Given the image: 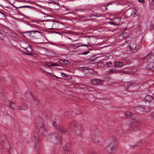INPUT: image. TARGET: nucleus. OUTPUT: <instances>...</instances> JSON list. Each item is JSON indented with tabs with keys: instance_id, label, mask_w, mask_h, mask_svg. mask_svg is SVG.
<instances>
[{
	"instance_id": "60",
	"label": "nucleus",
	"mask_w": 154,
	"mask_h": 154,
	"mask_svg": "<svg viewBox=\"0 0 154 154\" xmlns=\"http://www.w3.org/2000/svg\"><path fill=\"white\" fill-rule=\"evenodd\" d=\"M53 75V76H54V77H56V78H58V77H57V76H55L54 75Z\"/></svg>"
},
{
	"instance_id": "40",
	"label": "nucleus",
	"mask_w": 154,
	"mask_h": 154,
	"mask_svg": "<svg viewBox=\"0 0 154 154\" xmlns=\"http://www.w3.org/2000/svg\"><path fill=\"white\" fill-rule=\"evenodd\" d=\"M106 65L107 67H111L112 66V63L110 62H108V63H106Z\"/></svg>"
},
{
	"instance_id": "42",
	"label": "nucleus",
	"mask_w": 154,
	"mask_h": 154,
	"mask_svg": "<svg viewBox=\"0 0 154 154\" xmlns=\"http://www.w3.org/2000/svg\"><path fill=\"white\" fill-rule=\"evenodd\" d=\"M81 113V112L79 113H74V112H72V117H74L75 116V115H76L77 114H80Z\"/></svg>"
},
{
	"instance_id": "30",
	"label": "nucleus",
	"mask_w": 154,
	"mask_h": 154,
	"mask_svg": "<svg viewBox=\"0 0 154 154\" xmlns=\"http://www.w3.org/2000/svg\"><path fill=\"white\" fill-rule=\"evenodd\" d=\"M134 85V83H129L127 85V86H126L125 89L126 90H127L128 88L129 87L133 85Z\"/></svg>"
},
{
	"instance_id": "12",
	"label": "nucleus",
	"mask_w": 154,
	"mask_h": 154,
	"mask_svg": "<svg viewBox=\"0 0 154 154\" xmlns=\"http://www.w3.org/2000/svg\"><path fill=\"white\" fill-rule=\"evenodd\" d=\"M27 108V105L24 103H21L18 106L17 109H22L25 110Z\"/></svg>"
},
{
	"instance_id": "18",
	"label": "nucleus",
	"mask_w": 154,
	"mask_h": 154,
	"mask_svg": "<svg viewBox=\"0 0 154 154\" xmlns=\"http://www.w3.org/2000/svg\"><path fill=\"white\" fill-rule=\"evenodd\" d=\"M153 99V97L150 95H147L144 98V100L148 102L151 101Z\"/></svg>"
},
{
	"instance_id": "25",
	"label": "nucleus",
	"mask_w": 154,
	"mask_h": 154,
	"mask_svg": "<svg viewBox=\"0 0 154 154\" xmlns=\"http://www.w3.org/2000/svg\"><path fill=\"white\" fill-rule=\"evenodd\" d=\"M11 5H12L13 7L16 9H17V8H32L33 7L31 6H29L28 5H25V6H21L20 7H17L16 6H15L13 4L10 3Z\"/></svg>"
},
{
	"instance_id": "4",
	"label": "nucleus",
	"mask_w": 154,
	"mask_h": 154,
	"mask_svg": "<svg viewBox=\"0 0 154 154\" xmlns=\"http://www.w3.org/2000/svg\"><path fill=\"white\" fill-rule=\"evenodd\" d=\"M140 123V121L136 120L135 119H133L131 121L128 125L130 128V130L128 131V132L133 131H136L137 130H140V128L138 127V125Z\"/></svg>"
},
{
	"instance_id": "53",
	"label": "nucleus",
	"mask_w": 154,
	"mask_h": 154,
	"mask_svg": "<svg viewBox=\"0 0 154 154\" xmlns=\"http://www.w3.org/2000/svg\"><path fill=\"white\" fill-rule=\"evenodd\" d=\"M26 27H28V28H30L31 27V26L29 25L28 23L26 24Z\"/></svg>"
},
{
	"instance_id": "38",
	"label": "nucleus",
	"mask_w": 154,
	"mask_h": 154,
	"mask_svg": "<svg viewBox=\"0 0 154 154\" xmlns=\"http://www.w3.org/2000/svg\"><path fill=\"white\" fill-rule=\"evenodd\" d=\"M144 106H140L138 107V109L140 111H142L143 112V109Z\"/></svg>"
},
{
	"instance_id": "6",
	"label": "nucleus",
	"mask_w": 154,
	"mask_h": 154,
	"mask_svg": "<svg viewBox=\"0 0 154 154\" xmlns=\"http://www.w3.org/2000/svg\"><path fill=\"white\" fill-rule=\"evenodd\" d=\"M38 129L39 132L42 135L44 136H46L47 135V133L43 124L39 123Z\"/></svg>"
},
{
	"instance_id": "45",
	"label": "nucleus",
	"mask_w": 154,
	"mask_h": 154,
	"mask_svg": "<svg viewBox=\"0 0 154 154\" xmlns=\"http://www.w3.org/2000/svg\"><path fill=\"white\" fill-rule=\"evenodd\" d=\"M88 154H98V153L94 152H90L88 153Z\"/></svg>"
},
{
	"instance_id": "47",
	"label": "nucleus",
	"mask_w": 154,
	"mask_h": 154,
	"mask_svg": "<svg viewBox=\"0 0 154 154\" xmlns=\"http://www.w3.org/2000/svg\"><path fill=\"white\" fill-rule=\"evenodd\" d=\"M94 16H96V17H99L101 16L100 14H95L94 15Z\"/></svg>"
},
{
	"instance_id": "33",
	"label": "nucleus",
	"mask_w": 154,
	"mask_h": 154,
	"mask_svg": "<svg viewBox=\"0 0 154 154\" xmlns=\"http://www.w3.org/2000/svg\"><path fill=\"white\" fill-rule=\"evenodd\" d=\"M84 11L85 12L87 13H91L92 12V10L89 9H85Z\"/></svg>"
},
{
	"instance_id": "13",
	"label": "nucleus",
	"mask_w": 154,
	"mask_h": 154,
	"mask_svg": "<svg viewBox=\"0 0 154 154\" xmlns=\"http://www.w3.org/2000/svg\"><path fill=\"white\" fill-rule=\"evenodd\" d=\"M51 66H59L60 65L57 63H52L51 64L50 63H46L45 64L44 66L46 68H48L51 69Z\"/></svg>"
},
{
	"instance_id": "56",
	"label": "nucleus",
	"mask_w": 154,
	"mask_h": 154,
	"mask_svg": "<svg viewBox=\"0 0 154 154\" xmlns=\"http://www.w3.org/2000/svg\"><path fill=\"white\" fill-rule=\"evenodd\" d=\"M52 154H57L56 152L53 151L52 152Z\"/></svg>"
},
{
	"instance_id": "39",
	"label": "nucleus",
	"mask_w": 154,
	"mask_h": 154,
	"mask_svg": "<svg viewBox=\"0 0 154 154\" xmlns=\"http://www.w3.org/2000/svg\"><path fill=\"white\" fill-rule=\"evenodd\" d=\"M108 23H109L111 24H112L114 26L118 25V24L116 23L113 22H108Z\"/></svg>"
},
{
	"instance_id": "46",
	"label": "nucleus",
	"mask_w": 154,
	"mask_h": 154,
	"mask_svg": "<svg viewBox=\"0 0 154 154\" xmlns=\"http://www.w3.org/2000/svg\"><path fill=\"white\" fill-rule=\"evenodd\" d=\"M43 71L45 73H47L48 74H50V75H52V73H51V72H48L47 71H46L45 70H43Z\"/></svg>"
},
{
	"instance_id": "22",
	"label": "nucleus",
	"mask_w": 154,
	"mask_h": 154,
	"mask_svg": "<svg viewBox=\"0 0 154 154\" xmlns=\"http://www.w3.org/2000/svg\"><path fill=\"white\" fill-rule=\"evenodd\" d=\"M148 67L149 69L151 70H154V62H151L149 63Z\"/></svg>"
},
{
	"instance_id": "17",
	"label": "nucleus",
	"mask_w": 154,
	"mask_h": 154,
	"mask_svg": "<svg viewBox=\"0 0 154 154\" xmlns=\"http://www.w3.org/2000/svg\"><path fill=\"white\" fill-rule=\"evenodd\" d=\"M125 115L127 118H133V114L129 112H126L124 113Z\"/></svg>"
},
{
	"instance_id": "28",
	"label": "nucleus",
	"mask_w": 154,
	"mask_h": 154,
	"mask_svg": "<svg viewBox=\"0 0 154 154\" xmlns=\"http://www.w3.org/2000/svg\"><path fill=\"white\" fill-rule=\"evenodd\" d=\"M63 151H64L65 153H66V152H67V154H68V151L69 150V149H67V146L66 145H65L63 147Z\"/></svg>"
},
{
	"instance_id": "5",
	"label": "nucleus",
	"mask_w": 154,
	"mask_h": 154,
	"mask_svg": "<svg viewBox=\"0 0 154 154\" xmlns=\"http://www.w3.org/2000/svg\"><path fill=\"white\" fill-rule=\"evenodd\" d=\"M28 33L29 34L28 35L32 36L34 37H35L37 39L39 38L40 36H42V33L36 30H32L29 31H27L24 32L23 33V36L24 37H25L26 36L24 34Z\"/></svg>"
},
{
	"instance_id": "3",
	"label": "nucleus",
	"mask_w": 154,
	"mask_h": 154,
	"mask_svg": "<svg viewBox=\"0 0 154 154\" xmlns=\"http://www.w3.org/2000/svg\"><path fill=\"white\" fill-rule=\"evenodd\" d=\"M118 144V143L116 138L114 137H112L110 139L107 149L111 153L113 154L116 153L117 151Z\"/></svg>"
},
{
	"instance_id": "23",
	"label": "nucleus",
	"mask_w": 154,
	"mask_h": 154,
	"mask_svg": "<svg viewBox=\"0 0 154 154\" xmlns=\"http://www.w3.org/2000/svg\"><path fill=\"white\" fill-rule=\"evenodd\" d=\"M143 109V112H147L150 111V107L147 106H144Z\"/></svg>"
},
{
	"instance_id": "24",
	"label": "nucleus",
	"mask_w": 154,
	"mask_h": 154,
	"mask_svg": "<svg viewBox=\"0 0 154 154\" xmlns=\"http://www.w3.org/2000/svg\"><path fill=\"white\" fill-rule=\"evenodd\" d=\"M28 55L34 58H37L38 57V54L37 53H34L33 51L31 53H28Z\"/></svg>"
},
{
	"instance_id": "20",
	"label": "nucleus",
	"mask_w": 154,
	"mask_h": 154,
	"mask_svg": "<svg viewBox=\"0 0 154 154\" xmlns=\"http://www.w3.org/2000/svg\"><path fill=\"white\" fill-rule=\"evenodd\" d=\"M58 62L60 64H63L65 65H68L69 63V62L65 60H60L58 61Z\"/></svg>"
},
{
	"instance_id": "14",
	"label": "nucleus",
	"mask_w": 154,
	"mask_h": 154,
	"mask_svg": "<svg viewBox=\"0 0 154 154\" xmlns=\"http://www.w3.org/2000/svg\"><path fill=\"white\" fill-rule=\"evenodd\" d=\"M128 46L130 49L131 51L135 50L136 48V44L134 42L130 43L128 45Z\"/></svg>"
},
{
	"instance_id": "31",
	"label": "nucleus",
	"mask_w": 154,
	"mask_h": 154,
	"mask_svg": "<svg viewBox=\"0 0 154 154\" xmlns=\"http://www.w3.org/2000/svg\"><path fill=\"white\" fill-rule=\"evenodd\" d=\"M5 57L3 55H1L0 56V61L2 62L3 61H5Z\"/></svg>"
},
{
	"instance_id": "64",
	"label": "nucleus",
	"mask_w": 154,
	"mask_h": 154,
	"mask_svg": "<svg viewBox=\"0 0 154 154\" xmlns=\"http://www.w3.org/2000/svg\"><path fill=\"white\" fill-rule=\"evenodd\" d=\"M154 97V94H153V97Z\"/></svg>"
},
{
	"instance_id": "61",
	"label": "nucleus",
	"mask_w": 154,
	"mask_h": 154,
	"mask_svg": "<svg viewBox=\"0 0 154 154\" xmlns=\"http://www.w3.org/2000/svg\"><path fill=\"white\" fill-rule=\"evenodd\" d=\"M137 146V144H135V145L134 146H135V147H136V146Z\"/></svg>"
},
{
	"instance_id": "9",
	"label": "nucleus",
	"mask_w": 154,
	"mask_h": 154,
	"mask_svg": "<svg viewBox=\"0 0 154 154\" xmlns=\"http://www.w3.org/2000/svg\"><path fill=\"white\" fill-rule=\"evenodd\" d=\"M25 97H26L27 101L30 102L31 100H32L33 97H34L31 93L29 91H28L25 94Z\"/></svg>"
},
{
	"instance_id": "19",
	"label": "nucleus",
	"mask_w": 154,
	"mask_h": 154,
	"mask_svg": "<svg viewBox=\"0 0 154 154\" xmlns=\"http://www.w3.org/2000/svg\"><path fill=\"white\" fill-rule=\"evenodd\" d=\"M123 65L121 62H115L114 63V66L117 67H121Z\"/></svg>"
},
{
	"instance_id": "16",
	"label": "nucleus",
	"mask_w": 154,
	"mask_h": 154,
	"mask_svg": "<svg viewBox=\"0 0 154 154\" xmlns=\"http://www.w3.org/2000/svg\"><path fill=\"white\" fill-rule=\"evenodd\" d=\"M5 36V32L3 29L0 27V39H2Z\"/></svg>"
},
{
	"instance_id": "32",
	"label": "nucleus",
	"mask_w": 154,
	"mask_h": 154,
	"mask_svg": "<svg viewBox=\"0 0 154 154\" xmlns=\"http://www.w3.org/2000/svg\"><path fill=\"white\" fill-rule=\"evenodd\" d=\"M42 86V87H41V86H39V85H38V88L40 89L41 91H43L44 90V85L43 83H41L40 84Z\"/></svg>"
},
{
	"instance_id": "35",
	"label": "nucleus",
	"mask_w": 154,
	"mask_h": 154,
	"mask_svg": "<svg viewBox=\"0 0 154 154\" xmlns=\"http://www.w3.org/2000/svg\"><path fill=\"white\" fill-rule=\"evenodd\" d=\"M53 23V26H57L59 24L58 22H56V21H52Z\"/></svg>"
},
{
	"instance_id": "11",
	"label": "nucleus",
	"mask_w": 154,
	"mask_h": 154,
	"mask_svg": "<svg viewBox=\"0 0 154 154\" xmlns=\"http://www.w3.org/2000/svg\"><path fill=\"white\" fill-rule=\"evenodd\" d=\"M29 102L30 103L32 104V106H34L38 104L39 101L35 97H34L32 100H31Z\"/></svg>"
},
{
	"instance_id": "26",
	"label": "nucleus",
	"mask_w": 154,
	"mask_h": 154,
	"mask_svg": "<svg viewBox=\"0 0 154 154\" xmlns=\"http://www.w3.org/2000/svg\"><path fill=\"white\" fill-rule=\"evenodd\" d=\"M96 55H95L91 57L89 59V60L91 61H94L97 58V57Z\"/></svg>"
},
{
	"instance_id": "10",
	"label": "nucleus",
	"mask_w": 154,
	"mask_h": 154,
	"mask_svg": "<svg viewBox=\"0 0 154 154\" xmlns=\"http://www.w3.org/2000/svg\"><path fill=\"white\" fill-rule=\"evenodd\" d=\"M26 51H22V52L23 54H26L28 55V53H31L32 51V49L31 48V47L30 45H28V46L26 48H24Z\"/></svg>"
},
{
	"instance_id": "1",
	"label": "nucleus",
	"mask_w": 154,
	"mask_h": 154,
	"mask_svg": "<svg viewBox=\"0 0 154 154\" xmlns=\"http://www.w3.org/2000/svg\"><path fill=\"white\" fill-rule=\"evenodd\" d=\"M53 125L61 134L66 133L69 130H71L72 129L75 131L77 135H79L81 134L80 124L74 120L71 122L70 126L67 130H66L60 125H55L54 123L53 124Z\"/></svg>"
},
{
	"instance_id": "41",
	"label": "nucleus",
	"mask_w": 154,
	"mask_h": 154,
	"mask_svg": "<svg viewBox=\"0 0 154 154\" xmlns=\"http://www.w3.org/2000/svg\"><path fill=\"white\" fill-rule=\"evenodd\" d=\"M154 29V24H152L150 25L149 28L150 30H153Z\"/></svg>"
},
{
	"instance_id": "59",
	"label": "nucleus",
	"mask_w": 154,
	"mask_h": 154,
	"mask_svg": "<svg viewBox=\"0 0 154 154\" xmlns=\"http://www.w3.org/2000/svg\"><path fill=\"white\" fill-rule=\"evenodd\" d=\"M106 78H107V79H110V77H109V76H107L106 77Z\"/></svg>"
},
{
	"instance_id": "63",
	"label": "nucleus",
	"mask_w": 154,
	"mask_h": 154,
	"mask_svg": "<svg viewBox=\"0 0 154 154\" xmlns=\"http://www.w3.org/2000/svg\"><path fill=\"white\" fill-rule=\"evenodd\" d=\"M131 147H133V145H132L131 146Z\"/></svg>"
},
{
	"instance_id": "43",
	"label": "nucleus",
	"mask_w": 154,
	"mask_h": 154,
	"mask_svg": "<svg viewBox=\"0 0 154 154\" xmlns=\"http://www.w3.org/2000/svg\"><path fill=\"white\" fill-rule=\"evenodd\" d=\"M121 72L125 73V71H122L121 70H117V69H116V73H121Z\"/></svg>"
},
{
	"instance_id": "62",
	"label": "nucleus",
	"mask_w": 154,
	"mask_h": 154,
	"mask_svg": "<svg viewBox=\"0 0 154 154\" xmlns=\"http://www.w3.org/2000/svg\"><path fill=\"white\" fill-rule=\"evenodd\" d=\"M5 65H4V66H5L6 65V64H7V63H5Z\"/></svg>"
},
{
	"instance_id": "44",
	"label": "nucleus",
	"mask_w": 154,
	"mask_h": 154,
	"mask_svg": "<svg viewBox=\"0 0 154 154\" xmlns=\"http://www.w3.org/2000/svg\"><path fill=\"white\" fill-rule=\"evenodd\" d=\"M94 133L93 132V131L91 130V136L92 138H94L93 136L94 135Z\"/></svg>"
},
{
	"instance_id": "49",
	"label": "nucleus",
	"mask_w": 154,
	"mask_h": 154,
	"mask_svg": "<svg viewBox=\"0 0 154 154\" xmlns=\"http://www.w3.org/2000/svg\"><path fill=\"white\" fill-rule=\"evenodd\" d=\"M61 75L63 77H67L65 73H63V72H62L61 73Z\"/></svg>"
},
{
	"instance_id": "2",
	"label": "nucleus",
	"mask_w": 154,
	"mask_h": 154,
	"mask_svg": "<svg viewBox=\"0 0 154 154\" xmlns=\"http://www.w3.org/2000/svg\"><path fill=\"white\" fill-rule=\"evenodd\" d=\"M47 140L54 144H60L61 142V137L58 133L53 132L47 135Z\"/></svg>"
},
{
	"instance_id": "34",
	"label": "nucleus",
	"mask_w": 154,
	"mask_h": 154,
	"mask_svg": "<svg viewBox=\"0 0 154 154\" xmlns=\"http://www.w3.org/2000/svg\"><path fill=\"white\" fill-rule=\"evenodd\" d=\"M110 72L116 73V69H111L109 71V73Z\"/></svg>"
},
{
	"instance_id": "48",
	"label": "nucleus",
	"mask_w": 154,
	"mask_h": 154,
	"mask_svg": "<svg viewBox=\"0 0 154 154\" xmlns=\"http://www.w3.org/2000/svg\"><path fill=\"white\" fill-rule=\"evenodd\" d=\"M89 53V51L84 52L82 54L84 55H85Z\"/></svg>"
},
{
	"instance_id": "21",
	"label": "nucleus",
	"mask_w": 154,
	"mask_h": 154,
	"mask_svg": "<svg viewBox=\"0 0 154 154\" xmlns=\"http://www.w3.org/2000/svg\"><path fill=\"white\" fill-rule=\"evenodd\" d=\"M153 57V56L152 54H149L146 57H144L142 58V60H144L145 59H147V61L150 60L152 57ZM148 61H147L148 62Z\"/></svg>"
},
{
	"instance_id": "27",
	"label": "nucleus",
	"mask_w": 154,
	"mask_h": 154,
	"mask_svg": "<svg viewBox=\"0 0 154 154\" xmlns=\"http://www.w3.org/2000/svg\"><path fill=\"white\" fill-rule=\"evenodd\" d=\"M120 35L123 38H125L128 36V34L127 33L124 32L121 33L120 34Z\"/></svg>"
},
{
	"instance_id": "55",
	"label": "nucleus",
	"mask_w": 154,
	"mask_h": 154,
	"mask_svg": "<svg viewBox=\"0 0 154 154\" xmlns=\"http://www.w3.org/2000/svg\"><path fill=\"white\" fill-rule=\"evenodd\" d=\"M152 116L154 118V112L152 113Z\"/></svg>"
},
{
	"instance_id": "29",
	"label": "nucleus",
	"mask_w": 154,
	"mask_h": 154,
	"mask_svg": "<svg viewBox=\"0 0 154 154\" xmlns=\"http://www.w3.org/2000/svg\"><path fill=\"white\" fill-rule=\"evenodd\" d=\"M10 106L12 110H13V109H15V107L16 106L15 103L11 102L10 103Z\"/></svg>"
},
{
	"instance_id": "7",
	"label": "nucleus",
	"mask_w": 154,
	"mask_h": 154,
	"mask_svg": "<svg viewBox=\"0 0 154 154\" xmlns=\"http://www.w3.org/2000/svg\"><path fill=\"white\" fill-rule=\"evenodd\" d=\"M33 141L35 143V147L36 149H39L40 146L39 143V139L37 134H35L34 136L32 138Z\"/></svg>"
},
{
	"instance_id": "15",
	"label": "nucleus",
	"mask_w": 154,
	"mask_h": 154,
	"mask_svg": "<svg viewBox=\"0 0 154 154\" xmlns=\"http://www.w3.org/2000/svg\"><path fill=\"white\" fill-rule=\"evenodd\" d=\"M86 46L87 47V48L88 47V46L87 45H84L83 44H82L80 43H79L78 44H75L74 45H73V48H78L80 46Z\"/></svg>"
},
{
	"instance_id": "50",
	"label": "nucleus",
	"mask_w": 154,
	"mask_h": 154,
	"mask_svg": "<svg viewBox=\"0 0 154 154\" xmlns=\"http://www.w3.org/2000/svg\"><path fill=\"white\" fill-rule=\"evenodd\" d=\"M151 3L152 5L154 6V0H152Z\"/></svg>"
},
{
	"instance_id": "36",
	"label": "nucleus",
	"mask_w": 154,
	"mask_h": 154,
	"mask_svg": "<svg viewBox=\"0 0 154 154\" xmlns=\"http://www.w3.org/2000/svg\"><path fill=\"white\" fill-rule=\"evenodd\" d=\"M132 11L133 12V14H131L130 15L131 16H132L133 17H134V15H135L136 14V10L135 9H133L132 10Z\"/></svg>"
},
{
	"instance_id": "51",
	"label": "nucleus",
	"mask_w": 154,
	"mask_h": 154,
	"mask_svg": "<svg viewBox=\"0 0 154 154\" xmlns=\"http://www.w3.org/2000/svg\"><path fill=\"white\" fill-rule=\"evenodd\" d=\"M1 82H0V83H1ZM2 91H1V92L0 91V98H1V97H2Z\"/></svg>"
},
{
	"instance_id": "8",
	"label": "nucleus",
	"mask_w": 154,
	"mask_h": 154,
	"mask_svg": "<svg viewBox=\"0 0 154 154\" xmlns=\"http://www.w3.org/2000/svg\"><path fill=\"white\" fill-rule=\"evenodd\" d=\"M103 81L102 80L97 79H94L91 81V83L93 85H96L100 84L102 83Z\"/></svg>"
},
{
	"instance_id": "57",
	"label": "nucleus",
	"mask_w": 154,
	"mask_h": 154,
	"mask_svg": "<svg viewBox=\"0 0 154 154\" xmlns=\"http://www.w3.org/2000/svg\"><path fill=\"white\" fill-rule=\"evenodd\" d=\"M140 2H142L144 1V0H138Z\"/></svg>"
},
{
	"instance_id": "37",
	"label": "nucleus",
	"mask_w": 154,
	"mask_h": 154,
	"mask_svg": "<svg viewBox=\"0 0 154 154\" xmlns=\"http://www.w3.org/2000/svg\"><path fill=\"white\" fill-rule=\"evenodd\" d=\"M88 69H89L88 68H87L85 67H80V70H88Z\"/></svg>"
},
{
	"instance_id": "54",
	"label": "nucleus",
	"mask_w": 154,
	"mask_h": 154,
	"mask_svg": "<svg viewBox=\"0 0 154 154\" xmlns=\"http://www.w3.org/2000/svg\"><path fill=\"white\" fill-rule=\"evenodd\" d=\"M111 4L110 3H109L107 5H104V7H107L109 5H110Z\"/></svg>"
},
{
	"instance_id": "52",
	"label": "nucleus",
	"mask_w": 154,
	"mask_h": 154,
	"mask_svg": "<svg viewBox=\"0 0 154 154\" xmlns=\"http://www.w3.org/2000/svg\"><path fill=\"white\" fill-rule=\"evenodd\" d=\"M24 35L26 36L25 37H26V38L30 36L28 35L29 34L28 33H26V34H24Z\"/></svg>"
},
{
	"instance_id": "58",
	"label": "nucleus",
	"mask_w": 154,
	"mask_h": 154,
	"mask_svg": "<svg viewBox=\"0 0 154 154\" xmlns=\"http://www.w3.org/2000/svg\"><path fill=\"white\" fill-rule=\"evenodd\" d=\"M100 64H102V66H104V64L103 63H100Z\"/></svg>"
}]
</instances>
